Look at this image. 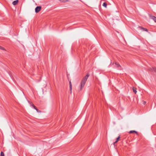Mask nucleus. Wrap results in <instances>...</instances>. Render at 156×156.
Returning <instances> with one entry per match:
<instances>
[{"mask_svg":"<svg viewBox=\"0 0 156 156\" xmlns=\"http://www.w3.org/2000/svg\"><path fill=\"white\" fill-rule=\"evenodd\" d=\"M69 84L70 90L71 91L72 90V84H71V81H70L69 82Z\"/></svg>","mask_w":156,"mask_h":156,"instance_id":"obj_8","label":"nucleus"},{"mask_svg":"<svg viewBox=\"0 0 156 156\" xmlns=\"http://www.w3.org/2000/svg\"><path fill=\"white\" fill-rule=\"evenodd\" d=\"M89 76V73H87L81 80V81L80 84V90H81L84 87L86 82Z\"/></svg>","mask_w":156,"mask_h":156,"instance_id":"obj_1","label":"nucleus"},{"mask_svg":"<svg viewBox=\"0 0 156 156\" xmlns=\"http://www.w3.org/2000/svg\"><path fill=\"white\" fill-rule=\"evenodd\" d=\"M139 27L140 28V29L143 30V31H145L147 32L148 31V30L147 29L144 28V27Z\"/></svg>","mask_w":156,"mask_h":156,"instance_id":"obj_5","label":"nucleus"},{"mask_svg":"<svg viewBox=\"0 0 156 156\" xmlns=\"http://www.w3.org/2000/svg\"><path fill=\"white\" fill-rule=\"evenodd\" d=\"M41 6H37L35 9V12L36 13H38L41 10Z\"/></svg>","mask_w":156,"mask_h":156,"instance_id":"obj_2","label":"nucleus"},{"mask_svg":"<svg viewBox=\"0 0 156 156\" xmlns=\"http://www.w3.org/2000/svg\"><path fill=\"white\" fill-rule=\"evenodd\" d=\"M0 156H4V153L2 151L1 153Z\"/></svg>","mask_w":156,"mask_h":156,"instance_id":"obj_14","label":"nucleus"},{"mask_svg":"<svg viewBox=\"0 0 156 156\" xmlns=\"http://www.w3.org/2000/svg\"><path fill=\"white\" fill-rule=\"evenodd\" d=\"M120 138V136H119L117 138H116V141L114 143V144H115L117 143L118 141L119 140V139Z\"/></svg>","mask_w":156,"mask_h":156,"instance_id":"obj_7","label":"nucleus"},{"mask_svg":"<svg viewBox=\"0 0 156 156\" xmlns=\"http://www.w3.org/2000/svg\"><path fill=\"white\" fill-rule=\"evenodd\" d=\"M102 5L103 6L106 8L107 7V4L106 2H104L103 4Z\"/></svg>","mask_w":156,"mask_h":156,"instance_id":"obj_10","label":"nucleus"},{"mask_svg":"<svg viewBox=\"0 0 156 156\" xmlns=\"http://www.w3.org/2000/svg\"><path fill=\"white\" fill-rule=\"evenodd\" d=\"M18 0H16L13 2L12 4L14 5H16L18 4Z\"/></svg>","mask_w":156,"mask_h":156,"instance_id":"obj_6","label":"nucleus"},{"mask_svg":"<svg viewBox=\"0 0 156 156\" xmlns=\"http://www.w3.org/2000/svg\"><path fill=\"white\" fill-rule=\"evenodd\" d=\"M33 108H34V109L35 110H36L37 109V108L36 107V106L34 105V104H32V106Z\"/></svg>","mask_w":156,"mask_h":156,"instance_id":"obj_12","label":"nucleus"},{"mask_svg":"<svg viewBox=\"0 0 156 156\" xmlns=\"http://www.w3.org/2000/svg\"><path fill=\"white\" fill-rule=\"evenodd\" d=\"M153 70L154 72H156V68H153Z\"/></svg>","mask_w":156,"mask_h":156,"instance_id":"obj_17","label":"nucleus"},{"mask_svg":"<svg viewBox=\"0 0 156 156\" xmlns=\"http://www.w3.org/2000/svg\"><path fill=\"white\" fill-rule=\"evenodd\" d=\"M135 133L137 134H138V133H137V132L135 130H131V131H130L129 132V133Z\"/></svg>","mask_w":156,"mask_h":156,"instance_id":"obj_4","label":"nucleus"},{"mask_svg":"<svg viewBox=\"0 0 156 156\" xmlns=\"http://www.w3.org/2000/svg\"><path fill=\"white\" fill-rule=\"evenodd\" d=\"M28 102H29V104H30V106H31V107H32V104H33V103H32V102H30V101H28Z\"/></svg>","mask_w":156,"mask_h":156,"instance_id":"obj_15","label":"nucleus"},{"mask_svg":"<svg viewBox=\"0 0 156 156\" xmlns=\"http://www.w3.org/2000/svg\"><path fill=\"white\" fill-rule=\"evenodd\" d=\"M133 92L135 93V94H136L137 92L136 88H134V87H133Z\"/></svg>","mask_w":156,"mask_h":156,"instance_id":"obj_9","label":"nucleus"},{"mask_svg":"<svg viewBox=\"0 0 156 156\" xmlns=\"http://www.w3.org/2000/svg\"><path fill=\"white\" fill-rule=\"evenodd\" d=\"M149 16L150 18L152 19L156 23V17L154 16H151V15H149Z\"/></svg>","mask_w":156,"mask_h":156,"instance_id":"obj_3","label":"nucleus"},{"mask_svg":"<svg viewBox=\"0 0 156 156\" xmlns=\"http://www.w3.org/2000/svg\"><path fill=\"white\" fill-rule=\"evenodd\" d=\"M61 2H66L68 1V0H59Z\"/></svg>","mask_w":156,"mask_h":156,"instance_id":"obj_13","label":"nucleus"},{"mask_svg":"<svg viewBox=\"0 0 156 156\" xmlns=\"http://www.w3.org/2000/svg\"><path fill=\"white\" fill-rule=\"evenodd\" d=\"M115 64L117 66V67L120 66V65L117 62H115Z\"/></svg>","mask_w":156,"mask_h":156,"instance_id":"obj_11","label":"nucleus"},{"mask_svg":"<svg viewBox=\"0 0 156 156\" xmlns=\"http://www.w3.org/2000/svg\"><path fill=\"white\" fill-rule=\"evenodd\" d=\"M0 49L2 50H5V49L2 47L0 46Z\"/></svg>","mask_w":156,"mask_h":156,"instance_id":"obj_16","label":"nucleus"},{"mask_svg":"<svg viewBox=\"0 0 156 156\" xmlns=\"http://www.w3.org/2000/svg\"><path fill=\"white\" fill-rule=\"evenodd\" d=\"M36 110L37 111V112H41V111L40 110H38V109L37 108V109H36Z\"/></svg>","mask_w":156,"mask_h":156,"instance_id":"obj_18","label":"nucleus"}]
</instances>
